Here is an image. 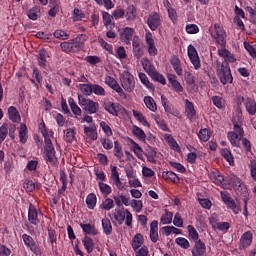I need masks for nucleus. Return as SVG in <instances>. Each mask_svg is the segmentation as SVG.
<instances>
[{
	"mask_svg": "<svg viewBox=\"0 0 256 256\" xmlns=\"http://www.w3.org/2000/svg\"><path fill=\"white\" fill-rule=\"evenodd\" d=\"M133 116L135 117V119L137 121H139V123H142V125L144 127H150L149 122L147 121V119L145 118V116L143 115V113L137 111V110H132Z\"/></svg>",
	"mask_w": 256,
	"mask_h": 256,
	"instance_id": "58836bf2",
	"label": "nucleus"
},
{
	"mask_svg": "<svg viewBox=\"0 0 256 256\" xmlns=\"http://www.w3.org/2000/svg\"><path fill=\"white\" fill-rule=\"evenodd\" d=\"M187 53L194 69L196 71H198V69H201V59L199 58V53H197V49L195 48V46L190 44L187 48Z\"/></svg>",
	"mask_w": 256,
	"mask_h": 256,
	"instance_id": "423d86ee",
	"label": "nucleus"
},
{
	"mask_svg": "<svg viewBox=\"0 0 256 256\" xmlns=\"http://www.w3.org/2000/svg\"><path fill=\"white\" fill-rule=\"evenodd\" d=\"M205 253H207V246H205L203 241L198 240L197 242H194L192 256H204Z\"/></svg>",
	"mask_w": 256,
	"mask_h": 256,
	"instance_id": "ddd939ff",
	"label": "nucleus"
},
{
	"mask_svg": "<svg viewBox=\"0 0 256 256\" xmlns=\"http://www.w3.org/2000/svg\"><path fill=\"white\" fill-rule=\"evenodd\" d=\"M79 88L84 95H91L93 93V84H79Z\"/></svg>",
	"mask_w": 256,
	"mask_h": 256,
	"instance_id": "69168bd1",
	"label": "nucleus"
},
{
	"mask_svg": "<svg viewBox=\"0 0 256 256\" xmlns=\"http://www.w3.org/2000/svg\"><path fill=\"white\" fill-rule=\"evenodd\" d=\"M162 178L166 183H175L178 184L181 182V178L175 174L173 171H164L162 172Z\"/></svg>",
	"mask_w": 256,
	"mask_h": 256,
	"instance_id": "f3484780",
	"label": "nucleus"
},
{
	"mask_svg": "<svg viewBox=\"0 0 256 256\" xmlns=\"http://www.w3.org/2000/svg\"><path fill=\"white\" fill-rule=\"evenodd\" d=\"M160 223L161 225H171L173 223V212H166L165 215H162Z\"/></svg>",
	"mask_w": 256,
	"mask_h": 256,
	"instance_id": "3c124183",
	"label": "nucleus"
},
{
	"mask_svg": "<svg viewBox=\"0 0 256 256\" xmlns=\"http://www.w3.org/2000/svg\"><path fill=\"white\" fill-rule=\"evenodd\" d=\"M227 138L232 145V147H237L239 148L241 145V140L243 139L239 135L235 134V132H228L227 133Z\"/></svg>",
	"mask_w": 256,
	"mask_h": 256,
	"instance_id": "393cba45",
	"label": "nucleus"
},
{
	"mask_svg": "<svg viewBox=\"0 0 256 256\" xmlns=\"http://www.w3.org/2000/svg\"><path fill=\"white\" fill-rule=\"evenodd\" d=\"M138 77L142 83V85H145V87H147V89H155V86L153 85V83H151L149 81V78L147 77V74L146 73H143V72H140L138 74Z\"/></svg>",
	"mask_w": 256,
	"mask_h": 256,
	"instance_id": "a19ab883",
	"label": "nucleus"
},
{
	"mask_svg": "<svg viewBox=\"0 0 256 256\" xmlns=\"http://www.w3.org/2000/svg\"><path fill=\"white\" fill-rule=\"evenodd\" d=\"M84 109L89 113V115H93V113H97V111H99V103L90 100Z\"/></svg>",
	"mask_w": 256,
	"mask_h": 256,
	"instance_id": "4c0bfd02",
	"label": "nucleus"
},
{
	"mask_svg": "<svg viewBox=\"0 0 256 256\" xmlns=\"http://www.w3.org/2000/svg\"><path fill=\"white\" fill-rule=\"evenodd\" d=\"M80 227L83 231V233H85L86 235H91V236H95L99 233V231L97 230V228H95V225L93 224H80Z\"/></svg>",
	"mask_w": 256,
	"mask_h": 256,
	"instance_id": "b1692460",
	"label": "nucleus"
},
{
	"mask_svg": "<svg viewBox=\"0 0 256 256\" xmlns=\"http://www.w3.org/2000/svg\"><path fill=\"white\" fill-rule=\"evenodd\" d=\"M212 37L220 47H227V34L212 35Z\"/></svg>",
	"mask_w": 256,
	"mask_h": 256,
	"instance_id": "8fccbe9b",
	"label": "nucleus"
},
{
	"mask_svg": "<svg viewBox=\"0 0 256 256\" xmlns=\"http://www.w3.org/2000/svg\"><path fill=\"white\" fill-rule=\"evenodd\" d=\"M8 117L12 123H19V121H21V115L15 106H10L8 108Z\"/></svg>",
	"mask_w": 256,
	"mask_h": 256,
	"instance_id": "4be33fe9",
	"label": "nucleus"
},
{
	"mask_svg": "<svg viewBox=\"0 0 256 256\" xmlns=\"http://www.w3.org/2000/svg\"><path fill=\"white\" fill-rule=\"evenodd\" d=\"M45 156L44 159L48 163H51V165L57 164V152L55 151V147L53 146V143L49 140H46V144L44 146Z\"/></svg>",
	"mask_w": 256,
	"mask_h": 256,
	"instance_id": "39448f33",
	"label": "nucleus"
},
{
	"mask_svg": "<svg viewBox=\"0 0 256 256\" xmlns=\"http://www.w3.org/2000/svg\"><path fill=\"white\" fill-rule=\"evenodd\" d=\"M161 103H162L164 111H165V113H167L168 117L170 115H172V117H179L180 112L177 110V108H175V106H173V104H171V102H169L167 97L162 95L161 96Z\"/></svg>",
	"mask_w": 256,
	"mask_h": 256,
	"instance_id": "0eeeda50",
	"label": "nucleus"
},
{
	"mask_svg": "<svg viewBox=\"0 0 256 256\" xmlns=\"http://www.w3.org/2000/svg\"><path fill=\"white\" fill-rule=\"evenodd\" d=\"M105 83L106 85H108V87L113 89V91H115L119 87V83L117 82V80H115V78L111 76L105 77Z\"/></svg>",
	"mask_w": 256,
	"mask_h": 256,
	"instance_id": "bf43d9fd",
	"label": "nucleus"
},
{
	"mask_svg": "<svg viewBox=\"0 0 256 256\" xmlns=\"http://www.w3.org/2000/svg\"><path fill=\"white\" fill-rule=\"evenodd\" d=\"M151 79L153 81H156L157 83H161V85H167V80L165 79V76L159 72L152 73Z\"/></svg>",
	"mask_w": 256,
	"mask_h": 256,
	"instance_id": "5fc2aeb1",
	"label": "nucleus"
},
{
	"mask_svg": "<svg viewBox=\"0 0 256 256\" xmlns=\"http://www.w3.org/2000/svg\"><path fill=\"white\" fill-rule=\"evenodd\" d=\"M209 177L212 183H215V185H223V181H225V178L223 177V175H221V173L218 171L210 172Z\"/></svg>",
	"mask_w": 256,
	"mask_h": 256,
	"instance_id": "cd10ccee",
	"label": "nucleus"
},
{
	"mask_svg": "<svg viewBox=\"0 0 256 256\" xmlns=\"http://www.w3.org/2000/svg\"><path fill=\"white\" fill-rule=\"evenodd\" d=\"M221 155L229 163V165L233 166L235 165V159L233 158V154L231 153V150L227 148H223L221 150Z\"/></svg>",
	"mask_w": 256,
	"mask_h": 256,
	"instance_id": "f704fd0d",
	"label": "nucleus"
},
{
	"mask_svg": "<svg viewBox=\"0 0 256 256\" xmlns=\"http://www.w3.org/2000/svg\"><path fill=\"white\" fill-rule=\"evenodd\" d=\"M185 31L188 33V35H197V33H199V26L196 24H187Z\"/></svg>",
	"mask_w": 256,
	"mask_h": 256,
	"instance_id": "0e129e2a",
	"label": "nucleus"
},
{
	"mask_svg": "<svg viewBox=\"0 0 256 256\" xmlns=\"http://www.w3.org/2000/svg\"><path fill=\"white\" fill-rule=\"evenodd\" d=\"M146 45L148 46V54L150 57H155L158 53L157 46H155V39H153V34L148 31L145 34Z\"/></svg>",
	"mask_w": 256,
	"mask_h": 256,
	"instance_id": "9d476101",
	"label": "nucleus"
},
{
	"mask_svg": "<svg viewBox=\"0 0 256 256\" xmlns=\"http://www.w3.org/2000/svg\"><path fill=\"white\" fill-rule=\"evenodd\" d=\"M64 141H66V143H73V141H75V130L72 128H68L66 130V134L64 136Z\"/></svg>",
	"mask_w": 256,
	"mask_h": 256,
	"instance_id": "052dcab7",
	"label": "nucleus"
},
{
	"mask_svg": "<svg viewBox=\"0 0 256 256\" xmlns=\"http://www.w3.org/2000/svg\"><path fill=\"white\" fill-rule=\"evenodd\" d=\"M92 93H94V95H100L102 97H105V88L102 87L99 84H92Z\"/></svg>",
	"mask_w": 256,
	"mask_h": 256,
	"instance_id": "e2e57ef3",
	"label": "nucleus"
},
{
	"mask_svg": "<svg viewBox=\"0 0 256 256\" xmlns=\"http://www.w3.org/2000/svg\"><path fill=\"white\" fill-rule=\"evenodd\" d=\"M137 17V8L133 4L128 5L126 9V21H135Z\"/></svg>",
	"mask_w": 256,
	"mask_h": 256,
	"instance_id": "c756f323",
	"label": "nucleus"
},
{
	"mask_svg": "<svg viewBox=\"0 0 256 256\" xmlns=\"http://www.w3.org/2000/svg\"><path fill=\"white\" fill-rule=\"evenodd\" d=\"M211 101L217 109H223V107H225V100H223L221 96H213Z\"/></svg>",
	"mask_w": 256,
	"mask_h": 256,
	"instance_id": "4d7b16f0",
	"label": "nucleus"
},
{
	"mask_svg": "<svg viewBox=\"0 0 256 256\" xmlns=\"http://www.w3.org/2000/svg\"><path fill=\"white\" fill-rule=\"evenodd\" d=\"M114 155L117 159H123V146H121V143L119 141H114Z\"/></svg>",
	"mask_w": 256,
	"mask_h": 256,
	"instance_id": "de8ad7c7",
	"label": "nucleus"
},
{
	"mask_svg": "<svg viewBox=\"0 0 256 256\" xmlns=\"http://www.w3.org/2000/svg\"><path fill=\"white\" fill-rule=\"evenodd\" d=\"M185 114L189 121H193V119H195V117L197 116V110H195V105L187 99L185 100Z\"/></svg>",
	"mask_w": 256,
	"mask_h": 256,
	"instance_id": "4468645a",
	"label": "nucleus"
},
{
	"mask_svg": "<svg viewBox=\"0 0 256 256\" xmlns=\"http://www.w3.org/2000/svg\"><path fill=\"white\" fill-rule=\"evenodd\" d=\"M135 252L136 256H150L149 255V248L147 246H142L141 248H138Z\"/></svg>",
	"mask_w": 256,
	"mask_h": 256,
	"instance_id": "774afa93",
	"label": "nucleus"
},
{
	"mask_svg": "<svg viewBox=\"0 0 256 256\" xmlns=\"http://www.w3.org/2000/svg\"><path fill=\"white\" fill-rule=\"evenodd\" d=\"M86 205L88 209H91V210L95 209V207L97 206V195H95V193H90L87 195Z\"/></svg>",
	"mask_w": 256,
	"mask_h": 256,
	"instance_id": "c9c22d12",
	"label": "nucleus"
},
{
	"mask_svg": "<svg viewBox=\"0 0 256 256\" xmlns=\"http://www.w3.org/2000/svg\"><path fill=\"white\" fill-rule=\"evenodd\" d=\"M82 243L87 251V253L91 254L93 253V249H95V242L93 241V238L89 236H85L82 240Z\"/></svg>",
	"mask_w": 256,
	"mask_h": 256,
	"instance_id": "c85d7f7f",
	"label": "nucleus"
},
{
	"mask_svg": "<svg viewBox=\"0 0 256 256\" xmlns=\"http://www.w3.org/2000/svg\"><path fill=\"white\" fill-rule=\"evenodd\" d=\"M98 186H99V189L104 197L111 195V193L113 192V189L111 188V186H109V184L99 182Z\"/></svg>",
	"mask_w": 256,
	"mask_h": 256,
	"instance_id": "a18cd8bd",
	"label": "nucleus"
},
{
	"mask_svg": "<svg viewBox=\"0 0 256 256\" xmlns=\"http://www.w3.org/2000/svg\"><path fill=\"white\" fill-rule=\"evenodd\" d=\"M216 71L220 79V83H222V85H231V83H233V74H231V66H229V63H227V61L217 63Z\"/></svg>",
	"mask_w": 256,
	"mask_h": 256,
	"instance_id": "f257e3e1",
	"label": "nucleus"
},
{
	"mask_svg": "<svg viewBox=\"0 0 256 256\" xmlns=\"http://www.w3.org/2000/svg\"><path fill=\"white\" fill-rule=\"evenodd\" d=\"M28 221L30 225H34L37 227L41 221L39 220V212H37V208L32 203L29 204L28 208Z\"/></svg>",
	"mask_w": 256,
	"mask_h": 256,
	"instance_id": "9b49d317",
	"label": "nucleus"
},
{
	"mask_svg": "<svg viewBox=\"0 0 256 256\" xmlns=\"http://www.w3.org/2000/svg\"><path fill=\"white\" fill-rule=\"evenodd\" d=\"M187 230H188V237L189 239H191V241H194V243L201 241V239H199V232H197V229H195V226L188 225Z\"/></svg>",
	"mask_w": 256,
	"mask_h": 256,
	"instance_id": "473e14b6",
	"label": "nucleus"
},
{
	"mask_svg": "<svg viewBox=\"0 0 256 256\" xmlns=\"http://www.w3.org/2000/svg\"><path fill=\"white\" fill-rule=\"evenodd\" d=\"M83 19H85V12L79 8H74L72 21L77 23L79 21H83Z\"/></svg>",
	"mask_w": 256,
	"mask_h": 256,
	"instance_id": "ea45409f",
	"label": "nucleus"
},
{
	"mask_svg": "<svg viewBox=\"0 0 256 256\" xmlns=\"http://www.w3.org/2000/svg\"><path fill=\"white\" fill-rule=\"evenodd\" d=\"M164 139L167 141L168 145H170L172 149H175V151L179 149V144L177 143V140H175V138H173L171 134H165Z\"/></svg>",
	"mask_w": 256,
	"mask_h": 256,
	"instance_id": "864d4df0",
	"label": "nucleus"
},
{
	"mask_svg": "<svg viewBox=\"0 0 256 256\" xmlns=\"http://www.w3.org/2000/svg\"><path fill=\"white\" fill-rule=\"evenodd\" d=\"M121 86L127 93H133L135 90V77L129 72H124L120 76Z\"/></svg>",
	"mask_w": 256,
	"mask_h": 256,
	"instance_id": "7ed1b4c3",
	"label": "nucleus"
},
{
	"mask_svg": "<svg viewBox=\"0 0 256 256\" xmlns=\"http://www.w3.org/2000/svg\"><path fill=\"white\" fill-rule=\"evenodd\" d=\"M144 103L147 109H149V111H152L153 113L157 111V104L155 103V100L153 99V97L151 96L144 97Z\"/></svg>",
	"mask_w": 256,
	"mask_h": 256,
	"instance_id": "e433bc0d",
	"label": "nucleus"
},
{
	"mask_svg": "<svg viewBox=\"0 0 256 256\" xmlns=\"http://www.w3.org/2000/svg\"><path fill=\"white\" fill-rule=\"evenodd\" d=\"M198 137H199L200 141L207 143V141L209 139H211V131H209V129H207V128L200 129V131L198 133Z\"/></svg>",
	"mask_w": 256,
	"mask_h": 256,
	"instance_id": "37998d69",
	"label": "nucleus"
},
{
	"mask_svg": "<svg viewBox=\"0 0 256 256\" xmlns=\"http://www.w3.org/2000/svg\"><path fill=\"white\" fill-rule=\"evenodd\" d=\"M150 240L152 243L159 241V222L157 220H153L150 224Z\"/></svg>",
	"mask_w": 256,
	"mask_h": 256,
	"instance_id": "2eb2a0df",
	"label": "nucleus"
},
{
	"mask_svg": "<svg viewBox=\"0 0 256 256\" xmlns=\"http://www.w3.org/2000/svg\"><path fill=\"white\" fill-rule=\"evenodd\" d=\"M38 65L42 67V69H47V50L40 49L38 52Z\"/></svg>",
	"mask_w": 256,
	"mask_h": 256,
	"instance_id": "a878e982",
	"label": "nucleus"
},
{
	"mask_svg": "<svg viewBox=\"0 0 256 256\" xmlns=\"http://www.w3.org/2000/svg\"><path fill=\"white\" fill-rule=\"evenodd\" d=\"M110 179L113 181V184L116 185L117 189H119V191H123L125 189L123 182H121V177L119 176L117 166H111Z\"/></svg>",
	"mask_w": 256,
	"mask_h": 256,
	"instance_id": "f8f14e48",
	"label": "nucleus"
},
{
	"mask_svg": "<svg viewBox=\"0 0 256 256\" xmlns=\"http://www.w3.org/2000/svg\"><path fill=\"white\" fill-rule=\"evenodd\" d=\"M132 51L136 59H141L143 57V49L141 48V42L139 38H134L132 42Z\"/></svg>",
	"mask_w": 256,
	"mask_h": 256,
	"instance_id": "a211bd4d",
	"label": "nucleus"
},
{
	"mask_svg": "<svg viewBox=\"0 0 256 256\" xmlns=\"http://www.w3.org/2000/svg\"><path fill=\"white\" fill-rule=\"evenodd\" d=\"M251 243H253V232L246 231L239 240V249L240 251H246L251 247Z\"/></svg>",
	"mask_w": 256,
	"mask_h": 256,
	"instance_id": "6e6552de",
	"label": "nucleus"
},
{
	"mask_svg": "<svg viewBox=\"0 0 256 256\" xmlns=\"http://www.w3.org/2000/svg\"><path fill=\"white\" fill-rule=\"evenodd\" d=\"M27 17L31 19V21H37L39 17H41V6H33L31 9L27 12Z\"/></svg>",
	"mask_w": 256,
	"mask_h": 256,
	"instance_id": "5701e85b",
	"label": "nucleus"
},
{
	"mask_svg": "<svg viewBox=\"0 0 256 256\" xmlns=\"http://www.w3.org/2000/svg\"><path fill=\"white\" fill-rule=\"evenodd\" d=\"M247 113L251 116L256 115V101L253 98H246L244 103Z\"/></svg>",
	"mask_w": 256,
	"mask_h": 256,
	"instance_id": "aec40b11",
	"label": "nucleus"
},
{
	"mask_svg": "<svg viewBox=\"0 0 256 256\" xmlns=\"http://www.w3.org/2000/svg\"><path fill=\"white\" fill-rule=\"evenodd\" d=\"M230 133H235V135H238V137H244L245 130H243V127L241 124L237 121L233 122V131H230Z\"/></svg>",
	"mask_w": 256,
	"mask_h": 256,
	"instance_id": "c03bdc74",
	"label": "nucleus"
},
{
	"mask_svg": "<svg viewBox=\"0 0 256 256\" xmlns=\"http://www.w3.org/2000/svg\"><path fill=\"white\" fill-rule=\"evenodd\" d=\"M102 229L104 235L109 236L113 233V225H111V220H109V218L102 219Z\"/></svg>",
	"mask_w": 256,
	"mask_h": 256,
	"instance_id": "2f4dec72",
	"label": "nucleus"
},
{
	"mask_svg": "<svg viewBox=\"0 0 256 256\" xmlns=\"http://www.w3.org/2000/svg\"><path fill=\"white\" fill-rule=\"evenodd\" d=\"M134 33H135V30L133 28L125 27L123 29L121 37L125 41V43H129V41H131L133 39Z\"/></svg>",
	"mask_w": 256,
	"mask_h": 256,
	"instance_id": "72a5a7b5",
	"label": "nucleus"
},
{
	"mask_svg": "<svg viewBox=\"0 0 256 256\" xmlns=\"http://www.w3.org/2000/svg\"><path fill=\"white\" fill-rule=\"evenodd\" d=\"M170 65H172L176 75H178L179 77L183 75V66L181 65V60L179 59V57L173 55L170 58Z\"/></svg>",
	"mask_w": 256,
	"mask_h": 256,
	"instance_id": "dca6fc26",
	"label": "nucleus"
},
{
	"mask_svg": "<svg viewBox=\"0 0 256 256\" xmlns=\"http://www.w3.org/2000/svg\"><path fill=\"white\" fill-rule=\"evenodd\" d=\"M87 41V35L79 34L77 37L70 40L71 53H79L85 49V42Z\"/></svg>",
	"mask_w": 256,
	"mask_h": 256,
	"instance_id": "20e7f679",
	"label": "nucleus"
},
{
	"mask_svg": "<svg viewBox=\"0 0 256 256\" xmlns=\"http://www.w3.org/2000/svg\"><path fill=\"white\" fill-rule=\"evenodd\" d=\"M147 25L151 31H157L161 27V16L157 12H152L147 18Z\"/></svg>",
	"mask_w": 256,
	"mask_h": 256,
	"instance_id": "1a4fd4ad",
	"label": "nucleus"
},
{
	"mask_svg": "<svg viewBox=\"0 0 256 256\" xmlns=\"http://www.w3.org/2000/svg\"><path fill=\"white\" fill-rule=\"evenodd\" d=\"M230 181L233 185L237 187V190L239 191L240 195H243V189H247V186L243 184V181H241V178L237 176H232L230 178Z\"/></svg>",
	"mask_w": 256,
	"mask_h": 256,
	"instance_id": "7c9ffc66",
	"label": "nucleus"
},
{
	"mask_svg": "<svg viewBox=\"0 0 256 256\" xmlns=\"http://www.w3.org/2000/svg\"><path fill=\"white\" fill-rule=\"evenodd\" d=\"M143 243H145V238L143 237V234L137 233L132 239L133 251H137V249H141V247L143 246Z\"/></svg>",
	"mask_w": 256,
	"mask_h": 256,
	"instance_id": "412c9836",
	"label": "nucleus"
},
{
	"mask_svg": "<svg viewBox=\"0 0 256 256\" xmlns=\"http://www.w3.org/2000/svg\"><path fill=\"white\" fill-rule=\"evenodd\" d=\"M68 103L70 105V109L76 117H81V108L75 103V100L73 98H69Z\"/></svg>",
	"mask_w": 256,
	"mask_h": 256,
	"instance_id": "79ce46f5",
	"label": "nucleus"
},
{
	"mask_svg": "<svg viewBox=\"0 0 256 256\" xmlns=\"http://www.w3.org/2000/svg\"><path fill=\"white\" fill-rule=\"evenodd\" d=\"M102 19H103L104 26L106 27V29H108L109 25H111V21H113V16H111V14H109V12L103 11Z\"/></svg>",
	"mask_w": 256,
	"mask_h": 256,
	"instance_id": "338daca9",
	"label": "nucleus"
},
{
	"mask_svg": "<svg viewBox=\"0 0 256 256\" xmlns=\"http://www.w3.org/2000/svg\"><path fill=\"white\" fill-rule=\"evenodd\" d=\"M113 207H115V202L111 198H106L101 205V208L104 209V211H111Z\"/></svg>",
	"mask_w": 256,
	"mask_h": 256,
	"instance_id": "680f3d73",
	"label": "nucleus"
},
{
	"mask_svg": "<svg viewBox=\"0 0 256 256\" xmlns=\"http://www.w3.org/2000/svg\"><path fill=\"white\" fill-rule=\"evenodd\" d=\"M113 217L118 225L125 223L126 227H133V214L128 209L124 207H122V209L116 208Z\"/></svg>",
	"mask_w": 256,
	"mask_h": 256,
	"instance_id": "f03ea898",
	"label": "nucleus"
},
{
	"mask_svg": "<svg viewBox=\"0 0 256 256\" xmlns=\"http://www.w3.org/2000/svg\"><path fill=\"white\" fill-rule=\"evenodd\" d=\"M242 194H239L240 199H242L243 203H244V211H243V215H245V217H247V215H249V211H247V205L249 203V190H247V188H243L242 189Z\"/></svg>",
	"mask_w": 256,
	"mask_h": 256,
	"instance_id": "bb28decb",
	"label": "nucleus"
},
{
	"mask_svg": "<svg viewBox=\"0 0 256 256\" xmlns=\"http://www.w3.org/2000/svg\"><path fill=\"white\" fill-rule=\"evenodd\" d=\"M176 245H179L182 249H189L191 247V244L189 243V240L183 237H178L175 239Z\"/></svg>",
	"mask_w": 256,
	"mask_h": 256,
	"instance_id": "6e6d98bb",
	"label": "nucleus"
},
{
	"mask_svg": "<svg viewBox=\"0 0 256 256\" xmlns=\"http://www.w3.org/2000/svg\"><path fill=\"white\" fill-rule=\"evenodd\" d=\"M7 135H9V125L3 123L0 127V145L3 143L4 139H7Z\"/></svg>",
	"mask_w": 256,
	"mask_h": 256,
	"instance_id": "603ef678",
	"label": "nucleus"
},
{
	"mask_svg": "<svg viewBox=\"0 0 256 256\" xmlns=\"http://www.w3.org/2000/svg\"><path fill=\"white\" fill-rule=\"evenodd\" d=\"M53 35L56 39H60L61 41H67V39H69V34L63 29L56 30Z\"/></svg>",
	"mask_w": 256,
	"mask_h": 256,
	"instance_id": "13d9d810",
	"label": "nucleus"
},
{
	"mask_svg": "<svg viewBox=\"0 0 256 256\" xmlns=\"http://www.w3.org/2000/svg\"><path fill=\"white\" fill-rule=\"evenodd\" d=\"M133 135L139 139V141H145L147 134L139 126H133Z\"/></svg>",
	"mask_w": 256,
	"mask_h": 256,
	"instance_id": "09e8293b",
	"label": "nucleus"
},
{
	"mask_svg": "<svg viewBox=\"0 0 256 256\" xmlns=\"http://www.w3.org/2000/svg\"><path fill=\"white\" fill-rule=\"evenodd\" d=\"M119 107H121V105H119L118 103L107 102L104 104L105 111H107L108 113H110V115H113L114 117L119 116Z\"/></svg>",
	"mask_w": 256,
	"mask_h": 256,
	"instance_id": "6ab92c4d",
	"label": "nucleus"
},
{
	"mask_svg": "<svg viewBox=\"0 0 256 256\" xmlns=\"http://www.w3.org/2000/svg\"><path fill=\"white\" fill-rule=\"evenodd\" d=\"M19 139H20V143L25 144L27 143V125L25 124H21L20 125V130H19Z\"/></svg>",
	"mask_w": 256,
	"mask_h": 256,
	"instance_id": "49530a36",
	"label": "nucleus"
}]
</instances>
